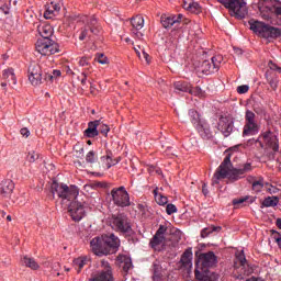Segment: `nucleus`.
<instances>
[{
  "label": "nucleus",
  "instance_id": "nucleus-1",
  "mask_svg": "<svg viewBox=\"0 0 281 281\" xmlns=\"http://www.w3.org/2000/svg\"><path fill=\"white\" fill-rule=\"evenodd\" d=\"M50 190L53 192V196H56L57 194L58 199H61L63 205H68V212L72 221L78 222L85 218L87 211L85 210V204L78 201V194H80L78 187H68L65 183L54 181L50 186Z\"/></svg>",
  "mask_w": 281,
  "mask_h": 281
},
{
  "label": "nucleus",
  "instance_id": "nucleus-2",
  "mask_svg": "<svg viewBox=\"0 0 281 281\" xmlns=\"http://www.w3.org/2000/svg\"><path fill=\"white\" fill-rule=\"evenodd\" d=\"M90 247L95 256H109V254H115L120 248V238L113 234L94 237L90 241Z\"/></svg>",
  "mask_w": 281,
  "mask_h": 281
},
{
  "label": "nucleus",
  "instance_id": "nucleus-3",
  "mask_svg": "<svg viewBox=\"0 0 281 281\" xmlns=\"http://www.w3.org/2000/svg\"><path fill=\"white\" fill-rule=\"evenodd\" d=\"M43 72H44V80H54L55 78H60L61 72L60 70H53V75L46 72L43 68V65L32 64L29 67V80L33 87H38V85L43 83Z\"/></svg>",
  "mask_w": 281,
  "mask_h": 281
},
{
  "label": "nucleus",
  "instance_id": "nucleus-4",
  "mask_svg": "<svg viewBox=\"0 0 281 281\" xmlns=\"http://www.w3.org/2000/svg\"><path fill=\"white\" fill-rule=\"evenodd\" d=\"M249 25L250 30L257 34V36H261V38H280L281 36V29L271 26L265 22L251 20Z\"/></svg>",
  "mask_w": 281,
  "mask_h": 281
},
{
  "label": "nucleus",
  "instance_id": "nucleus-5",
  "mask_svg": "<svg viewBox=\"0 0 281 281\" xmlns=\"http://www.w3.org/2000/svg\"><path fill=\"white\" fill-rule=\"evenodd\" d=\"M189 115L199 135H201L203 139H210V137H212V131L210 130L207 122L201 117V114L194 110H190Z\"/></svg>",
  "mask_w": 281,
  "mask_h": 281
},
{
  "label": "nucleus",
  "instance_id": "nucleus-6",
  "mask_svg": "<svg viewBox=\"0 0 281 281\" xmlns=\"http://www.w3.org/2000/svg\"><path fill=\"white\" fill-rule=\"evenodd\" d=\"M220 3H223L225 8L232 10L233 14L237 19H245L247 16V3L245 0H217Z\"/></svg>",
  "mask_w": 281,
  "mask_h": 281
},
{
  "label": "nucleus",
  "instance_id": "nucleus-7",
  "mask_svg": "<svg viewBox=\"0 0 281 281\" xmlns=\"http://www.w3.org/2000/svg\"><path fill=\"white\" fill-rule=\"evenodd\" d=\"M89 281H113V269L109 261H101L99 268L92 272Z\"/></svg>",
  "mask_w": 281,
  "mask_h": 281
},
{
  "label": "nucleus",
  "instance_id": "nucleus-8",
  "mask_svg": "<svg viewBox=\"0 0 281 281\" xmlns=\"http://www.w3.org/2000/svg\"><path fill=\"white\" fill-rule=\"evenodd\" d=\"M234 175V170H232V160L229 156H226L224 161L220 165L217 170L215 171L212 184L216 186L220 183L221 179H227L228 177H232Z\"/></svg>",
  "mask_w": 281,
  "mask_h": 281
},
{
  "label": "nucleus",
  "instance_id": "nucleus-9",
  "mask_svg": "<svg viewBox=\"0 0 281 281\" xmlns=\"http://www.w3.org/2000/svg\"><path fill=\"white\" fill-rule=\"evenodd\" d=\"M35 49L41 56H53V54H58V45L50 38L37 40Z\"/></svg>",
  "mask_w": 281,
  "mask_h": 281
},
{
  "label": "nucleus",
  "instance_id": "nucleus-10",
  "mask_svg": "<svg viewBox=\"0 0 281 281\" xmlns=\"http://www.w3.org/2000/svg\"><path fill=\"white\" fill-rule=\"evenodd\" d=\"M100 34V27L98 26V19L95 16L86 18V24L81 27L79 34V41H85V38H91Z\"/></svg>",
  "mask_w": 281,
  "mask_h": 281
},
{
  "label": "nucleus",
  "instance_id": "nucleus-11",
  "mask_svg": "<svg viewBox=\"0 0 281 281\" xmlns=\"http://www.w3.org/2000/svg\"><path fill=\"white\" fill-rule=\"evenodd\" d=\"M111 196L114 205H117L119 207H128V205H131V198L124 187L113 189L111 191Z\"/></svg>",
  "mask_w": 281,
  "mask_h": 281
},
{
  "label": "nucleus",
  "instance_id": "nucleus-12",
  "mask_svg": "<svg viewBox=\"0 0 281 281\" xmlns=\"http://www.w3.org/2000/svg\"><path fill=\"white\" fill-rule=\"evenodd\" d=\"M246 124L244 125L243 137H251L258 135L260 128L256 122V113L247 110L246 111Z\"/></svg>",
  "mask_w": 281,
  "mask_h": 281
},
{
  "label": "nucleus",
  "instance_id": "nucleus-13",
  "mask_svg": "<svg viewBox=\"0 0 281 281\" xmlns=\"http://www.w3.org/2000/svg\"><path fill=\"white\" fill-rule=\"evenodd\" d=\"M261 148L266 150H271L272 153H278L280 150V140L276 134L268 132L260 137Z\"/></svg>",
  "mask_w": 281,
  "mask_h": 281
},
{
  "label": "nucleus",
  "instance_id": "nucleus-14",
  "mask_svg": "<svg viewBox=\"0 0 281 281\" xmlns=\"http://www.w3.org/2000/svg\"><path fill=\"white\" fill-rule=\"evenodd\" d=\"M215 263H216V255H214V252L210 251V252L201 254L198 257L195 269H198V271H205V269H210V267H214Z\"/></svg>",
  "mask_w": 281,
  "mask_h": 281
},
{
  "label": "nucleus",
  "instance_id": "nucleus-15",
  "mask_svg": "<svg viewBox=\"0 0 281 281\" xmlns=\"http://www.w3.org/2000/svg\"><path fill=\"white\" fill-rule=\"evenodd\" d=\"M111 225L114 229H117L123 234H128V232H131V223H128V217L124 214L112 215Z\"/></svg>",
  "mask_w": 281,
  "mask_h": 281
},
{
  "label": "nucleus",
  "instance_id": "nucleus-16",
  "mask_svg": "<svg viewBox=\"0 0 281 281\" xmlns=\"http://www.w3.org/2000/svg\"><path fill=\"white\" fill-rule=\"evenodd\" d=\"M218 131H221L224 137H229L232 131H234V119L231 116H222L218 122Z\"/></svg>",
  "mask_w": 281,
  "mask_h": 281
},
{
  "label": "nucleus",
  "instance_id": "nucleus-17",
  "mask_svg": "<svg viewBox=\"0 0 281 281\" xmlns=\"http://www.w3.org/2000/svg\"><path fill=\"white\" fill-rule=\"evenodd\" d=\"M14 192V182L12 180H3L0 183V196L2 199H10Z\"/></svg>",
  "mask_w": 281,
  "mask_h": 281
},
{
  "label": "nucleus",
  "instance_id": "nucleus-18",
  "mask_svg": "<svg viewBox=\"0 0 281 281\" xmlns=\"http://www.w3.org/2000/svg\"><path fill=\"white\" fill-rule=\"evenodd\" d=\"M60 12V3L50 2L45 5L44 19H54Z\"/></svg>",
  "mask_w": 281,
  "mask_h": 281
},
{
  "label": "nucleus",
  "instance_id": "nucleus-19",
  "mask_svg": "<svg viewBox=\"0 0 281 281\" xmlns=\"http://www.w3.org/2000/svg\"><path fill=\"white\" fill-rule=\"evenodd\" d=\"M195 278L199 281H218V274L215 272H210L202 270V272L199 269H195Z\"/></svg>",
  "mask_w": 281,
  "mask_h": 281
},
{
  "label": "nucleus",
  "instance_id": "nucleus-20",
  "mask_svg": "<svg viewBox=\"0 0 281 281\" xmlns=\"http://www.w3.org/2000/svg\"><path fill=\"white\" fill-rule=\"evenodd\" d=\"M37 32L41 38H50L52 34H54V29L47 22H41L37 25Z\"/></svg>",
  "mask_w": 281,
  "mask_h": 281
},
{
  "label": "nucleus",
  "instance_id": "nucleus-21",
  "mask_svg": "<svg viewBox=\"0 0 281 281\" xmlns=\"http://www.w3.org/2000/svg\"><path fill=\"white\" fill-rule=\"evenodd\" d=\"M121 269H123V271L128 272L131 271V269H133V261L131 260V257L126 256V255H119L116 258Z\"/></svg>",
  "mask_w": 281,
  "mask_h": 281
},
{
  "label": "nucleus",
  "instance_id": "nucleus-22",
  "mask_svg": "<svg viewBox=\"0 0 281 281\" xmlns=\"http://www.w3.org/2000/svg\"><path fill=\"white\" fill-rule=\"evenodd\" d=\"M183 18L182 14L177 15H171V16H161V23L162 26L168 29V27H172V25H176V23H179V21H181V19Z\"/></svg>",
  "mask_w": 281,
  "mask_h": 281
},
{
  "label": "nucleus",
  "instance_id": "nucleus-23",
  "mask_svg": "<svg viewBox=\"0 0 281 281\" xmlns=\"http://www.w3.org/2000/svg\"><path fill=\"white\" fill-rule=\"evenodd\" d=\"M98 126H100V121L90 122L88 124V128L85 131V136L98 137L99 135Z\"/></svg>",
  "mask_w": 281,
  "mask_h": 281
},
{
  "label": "nucleus",
  "instance_id": "nucleus-24",
  "mask_svg": "<svg viewBox=\"0 0 281 281\" xmlns=\"http://www.w3.org/2000/svg\"><path fill=\"white\" fill-rule=\"evenodd\" d=\"M183 9L188 10V12H191L192 14H199V12H201V4H199V2L189 0L183 2Z\"/></svg>",
  "mask_w": 281,
  "mask_h": 281
},
{
  "label": "nucleus",
  "instance_id": "nucleus-25",
  "mask_svg": "<svg viewBox=\"0 0 281 281\" xmlns=\"http://www.w3.org/2000/svg\"><path fill=\"white\" fill-rule=\"evenodd\" d=\"M176 93H192V86L186 81H177L175 83Z\"/></svg>",
  "mask_w": 281,
  "mask_h": 281
},
{
  "label": "nucleus",
  "instance_id": "nucleus-26",
  "mask_svg": "<svg viewBox=\"0 0 281 281\" xmlns=\"http://www.w3.org/2000/svg\"><path fill=\"white\" fill-rule=\"evenodd\" d=\"M2 78L3 80H7V83L10 86L16 85V76L14 75V69L12 68L3 70Z\"/></svg>",
  "mask_w": 281,
  "mask_h": 281
},
{
  "label": "nucleus",
  "instance_id": "nucleus-27",
  "mask_svg": "<svg viewBox=\"0 0 281 281\" xmlns=\"http://www.w3.org/2000/svg\"><path fill=\"white\" fill-rule=\"evenodd\" d=\"M181 263L183 267H187L188 269H192V249H187L182 257H181Z\"/></svg>",
  "mask_w": 281,
  "mask_h": 281
},
{
  "label": "nucleus",
  "instance_id": "nucleus-28",
  "mask_svg": "<svg viewBox=\"0 0 281 281\" xmlns=\"http://www.w3.org/2000/svg\"><path fill=\"white\" fill-rule=\"evenodd\" d=\"M235 256H236L235 267L239 265V267H243V269H245V267H247V258L245 257V251L238 250Z\"/></svg>",
  "mask_w": 281,
  "mask_h": 281
},
{
  "label": "nucleus",
  "instance_id": "nucleus-29",
  "mask_svg": "<svg viewBox=\"0 0 281 281\" xmlns=\"http://www.w3.org/2000/svg\"><path fill=\"white\" fill-rule=\"evenodd\" d=\"M246 172H251V164L247 162L241 168L233 169V175L235 179H238V177H241V175H245Z\"/></svg>",
  "mask_w": 281,
  "mask_h": 281
},
{
  "label": "nucleus",
  "instance_id": "nucleus-30",
  "mask_svg": "<svg viewBox=\"0 0 281 281\" xmlns=\"http://www.w3.org/2000/svg\"><path fill=\"white\" fill-rule=\"evenodd\" d=\"M166 240V237H162L161 235H155L154 238L150 240V246L153 249H159V247H164V243Z\"/></svg>",
  "mask_w": 281,
  "mask_h": 281
},
{
  "label": "nucleus",
  "instance_id": "nucleus-31",
  "mask_svg": "<svg viewBox=\"0 0 281 281\" xmlns=\"http://www.w3.org/2000/svg\"><path fill=\"white\" fill-rule=\"evenodd\" d=\"M159 188L154 190L155 201L158 205H168V196L158 192Z\"/></svg>",
  "mask_w": 281,
  "mask_h": 281
},
{
  "label": "nucleus",
  "instance_id": "nucleus-32",
  "mask_svg": "<svg viewBox=\"0 0 281 281\" xmlns=\"http://www.w3.org/2000/svg\"><path fill=\"white\" fill-rule=\"evenodd\" d=\"M131 23L134 30L139 31L142 27H144V16L136 15L131 20Z\"/></svg>",
  "mask_w": 281,
  "mask_h": 281
},
{
  "label": "nucleus",
  "instance_id": "nucleus-33",
  "mask_svg": "<svg viewBox=\"0 0 281 281\" xmlns=\"http://www.w3.org/2000/svg\"><path fill=\"white\" fill-rule=\"evenodd\" d=\"M22 265H24V267H29L30 269H38V263L33 258L27 256L22 258Z\"/></svg>",
  "mask_w": 281,
  "mask_h": 281
},
{
  "label": "nucleus",
  "instance_id": "nucleus-34",
  "mask_svg": "<svg viewBox=\"0 0 281 281\" xmlns=\"http://www.w3.org/2000/svg\"><path fill=\"white\" fill-rule=\"evenodd\" d=\"M201 71L202 74H214V71H216L214 69V66H212V61L210 60H204L201 65Z\"/></svg>",
  "mask_w": 281,
  "mask_h": 281
},
{
  "label": "nucleus",
  "instance_id": "nucleus-35",
  "mask_svg": "<svg viewBox=\"0 0 281 281\" xmlns=\"http://www.w3.org/2000/svg\"><path fill=\"white\" fill-rule=\"evenodd\" d=\"M85 265H87V257H78L74 260V267L77 269L78 273H80Z\"/></svg>",
  "mask_w": 281,
  "mask_h": 281
},
{
  "label": "nucleus",
  "instance_id": "nucleus-36",
  "mask_svg": "<svg viewBox=\"0 0 281 281\" xmlns=\"http://www.w3.org/2000/svg\"><path fill=\"white\" fill-rule=\"evenodd\" d=\"M101 161L105 164V167L109 170V168H111L112 166H116V164H120V158L112 160L111 156H103L101 157Z\"/></svg>",
  "mask_w": 281,
  "mask_h": 281
},
{
  "label": "nucleus",
  "instance_id": "nucleus-37",
  "mask_svg": "<svg viewBox=\"0 0 281 281\" xmlns=\"http://www.w3.org/2000/svg\"><path fill=\"white\" fill-rule=\"evenodd\" d=\"M263 207H276L278 205V198L268 196L262 202Z\"/></svg>",
  "mask_w": 281,
  "mask_h": 281
},
{
  "label": "nucleus",
  "instance_id": "nucleus-38",
  "mask_svg": "<svg viewBox=\"0 0 281 281\" xmlns=\"http://www.w3.org/2000/svg\"><path fill=\"white\" fill-rule=\"evenodd\" d=\"M221 63H223V57L221 55L211 58V65L213 66V69H215V71H218Z\"/></svg>",
  "mask_w": 281,
  "mask_h": 281
},
{
  "label": "nucleus",
  "instance_id": "nucleus-39",
  "mask_svg": "<svg viewBox=\"0 0 281 281\" xmlns=\"http://www.w3.org/2000/svg\"><path fill=\"white\" fill-rule=\"evenodd\" d=\"M218 231H221L220 226H210L202 231L201 236L202 238H207L209 234H212L213 232H218Z\"/></svg>",
  "mask_w": 281,
  "mask_h": 281
},
{
  "label": "nucleus",
  "instance_id": "nucleus-40",
  "mask_svg": "<svg viewBox=\"0 0 281 281\" xmlns=\"http://www.w3.org/2000/svg\"><path fill=\"white\" fill-rule=\"evenodd\" d=\"M94 60L97 63H99V65H109V57H106V55L102 54V53H98L95 55Z\"/></svg>",
  "mask_w": 281,
  "mask_h": 281
},
{
  "label": "nucleus",
  "instance_id": "nucleus-41",
  "mask_svg": "<svg viewBox=\"0 0 281 281\" xmlns=\"http://www.w3.org/2000/svg\"><path fill=\"white\" fill-rule=\"evenodd\" d=\"M169 227H170V224L160 225L158 231L156 232V235L161 236L162 238H166V235L168 234V228Z\"/></svg>",
  "mask_w": 281,
  "mask_h": 281
},
{
  "label": "nucleus",
  "instance_id": "nucleus-42",
  "mask_svg": "<svg viewBox=\"0 0 281 281\" xmlns=\"http://www.w3.org/2000/svg\"><path fill=\"white\" fill-rule=\"evenodd\" d=\"M98 131L99 133H101L102 135H109V131H111V128L109 127V125L102 123L99 121V125H98Z\"/></svg>",
  "mask_w": 281,
  "mask_h": 281
},
{
  "label": "nucleus",
  "instance_id": "nucleus-43",
  "mask_svg": "<svg viewBox=\"0 0 281 281\" xmlns=\"http://www.w3.org/2000/svg\"><path fill=\"white\" fill-rule=\"evenodd\" d=\"M161 278V266H159V262L154 263V280L157 281Z\"/></svg>",
  "mask_w": 281,
  "mask_h": 281
},
{
  "label": "nucleus",
  "instance_id": "nucleus-44",
  "mask_svg": "<svg viewBox=\"0 0 281 281\" xmlns=\"http://www.w3.org/2000/svg\"><path fill=\"white\" fill-rule=\"evenodd\" d=\"M262 188H265V183H263L262 179H259V180L252 182V190L255 192H260L262 190Z\"/></svg>",
  "mask_w": 281,
  "mask_h": 281
},
{
  "label": "nucleus",
  "instance_id": "nucleus-45",
  "mask_svg": "<svg viewBox=\"0 0 281 281\" xmlns=\"http://www.w3.org/2000/svg\"><path fill=\"white\" fill-rule=\"evenodd\" d=\"M98 160V157L95 156V151L90 150L87 155H86V161L88 164H95V161Z\"/></svg>",
  "mask_w": 281,
  "mask_h": 281
},
{
  "label": "nucleus",
  "instance_id": "nucleus-46",
  "mask_svg": "<svg viewBox=\"0 0 281 281\" xmlns=\"http://www.w3.org/2000/svg\"><path fill=\"white\" fill-rule=\"evenodd\" d=\"M36 159H38V154L34 150L29 151L27 160L30 161V164H34Z\"/></svg>",
  "mask_w": 281,
  "mask_h": 281
},
{
  "label": "nucleus",
  "instance_id": "nucleus-47",
  "mask_svg": "<svg viewBox=\"0 0 281 281\" xmlns=\"http://www.w3.org/2000/svg\"><path fill=\"white\" fill-rule=\"evenodd\" d=\"M140 56H142L140 60H145L147 65H150V55H148V53H146L144 48L140 49Z\"/></svg>",
  "mask_w": 281,
  "mask_h": 281
},
{
  "label": "nucleus",
  "instance_id": "nucleus-48",
  "mask_svg": "<svg viewBox=\"0 0 281 281\" xmlns=\"http://www.w3.org/2000/svg\"><path fill=\"white\" fill-rule=\"evenodd\" d=\"M166 212L169 216L171 214H177V206L175 204H167Z\"/></svg>",
  "mask_w": 281,
  "mask_h": 281
},
{
  "label": "nucleus",
  "instance_id": "nucleus-49",
  "mask_svg": "<svg viewBox=\"0 0 281 281\" xmlns=\"http://www.w3.org/2000/svg\"><path fill=\"white\" fill-rule=\"evenodd\" d=\"M247 91H249V86L247 85H243V86H238L237 87V93H247Z\"/></svg>",
  "mask_w": 281,
  "mask_h": 281
},
{
  "label": "nucleus",
  "instance_id": "nucleus-50",
  "mask_svg": "<svg viewBox=\"0 0 281 281\" xmlns=\"http://www.w3.org/2000/svg\"><path fill=\"white\" fill-rule=\"evenodd\" d=\"M191 91L190 93H192L193 95H200V97H203V90L199 87L196 88H191Z\"/></svg>",
  "mask_w": 281,
  "mask_h": 281
},
{
  "label": "nucleus",
  "instance_id": "nucleus-51",
  "mask_svg": "<svg viewBox=\"0 0 281 281\" xmlns=\"http://www.w3.org/2000/svg\"><path fill=\"white\" fill-rule=\"evenodd\" d=\"M268 67L272 71H279V74L281 72V68L278 65H276L273 61H269Z\"/></svg>",
  "mask_w": 281,
  "mask_h": 281
},
{
  "label": "nucleus",
  "instance_id": "nucleus-52",
  "mask_svg": "<svg viewBox=\"0 0 281 281\" xmlns=\"http://www.w3.org/2000/svg\"><path fill=\"white\" fill-rule=\"evenodd\" d=\"M271 89H278V78L268 79Z\"/></svg>",
  "mask_w": 281,
  "mask_h": 281
},
{
  "label": "nucleus",
  "instance_id": "nucleus-53",
  "mask_svg": "<svg viewBox=\"0 0 281 281\" xmlns=\"http://www.w3.org/2000/svg\"><path fill=\"white\" fill-rule=\"evenodd\" d=\"M245 201H247V198H241V199H238V200H234L233 205H235V207H238V205H243V203H245Z\"/></svg>",
  "mask_w": 281,
  "mask_h": 281
},
{
  "label": "nucleus",
  "instance_id": "nucleus-54",
  "mask_svg": "<svg viewBox=\"0 0 281 281\" xmlns=\"http://www.w3.org/2000/svg\"><path fill=\"white\" fill-rule=\"evenodd\" d=\"M22 137H30V130H27V127H23L20 131Z\"/></svg>",
  "mask_w": 281,
  "mask_h": 281
},
{
  "label": "nucleus",
  "instance_id": "nucleus-55",
  "mask_svg": "<svg viewBox=\"0 0 281 281\" xmlns=\"http://www.w3.org/2000/svg\"><path fill=\"white\" fill-rule=\"evenodd\" d=\"M79 65H80V67H87V65H89V61L87 60V57H82L79 60Z\"/></svg>",
  "mask_w": 281,
  "mask_h": 281
},
{
  "label": "nucleus",
  "instance_id": "nucleus-56",
  "mask_svg": "<svg viewBox=\"0 0 281 281\" xmlns=\"http://www.w3.org/2000/svg\"><path fill=\"white\" fill-rule=\"evenodd\" d=\"M202 193L204 194V196H207V194H210V191L207 190V184H203L202 187Z\"/></svg>",
  "mask_w": 281,
  "mask_h": 281
},
{
  "label": "nucleus",
  "instance_id": "nucleus-57",
  "mask_svg": "<svg viewBox=\"0 0 281 281\" xmlns=\"http://www.w3.org/2000/svg\"><path fill=\"white\" fill-rule=\"evenodd\" d=\"M134 49H135V53L137 54L139 60H142V52H139V49H142V47L137 46V47H134Z\"/></svg>",
  "mask_w": 281,
  "mask_h": 281
},
{
  "label": "nucleus",
  "instance_id": "nucleus-58",
  "mask_svg": "<svg viewBox=\"0 0 281 281\" xmlns=\"http://www.w3.org/2000/svg\"><path fill=\"white\" fill-rule=\"evenodd\" d=\"M52 269L53 271H58V269H60V263L58 262L53 263Z\"/></svg>",
  "mask_w": 281,
  "mask_h": 281
},
{
  "label": "nucleus",
  "instance_id": "nucleus-59",
  "mask_svg": "<svg viewBox=\"0 0 281 281\" xmlns=\"http://www.w3.org/2000/svg\"><path fill=\"white\" fill-rule=\"evenodd\" d=\"M133 34H135V36H136L137 38H142V36H144V34H142V32H139V31H137V30H136V32L133 31Z\"/></svg>",
  "mask_w": 281,
  "mask_h": 281
},
{
  "label": "nucleus",
  "instance_id": "nucleus-60",
  "mask_svg": "<svg viewBox=\"0 0 281 281\" xmlns=\"http://www.w3.org/2000/svg\"><path fill=\"white\" fill-rule=\"evenodd\" d=\"M277 227H279V229H281V218L277 220Z\"/></svg>",
  "mask_w": 281,
  "mask_h": 281
},
{
  "label": "nucleus",
  "instance_id": "nucleus-61",
  "mask_svg": "<svg viewBox=\"0 0 281 281\" xmlns=\"http://www.w3.org/2000/svg\"><path fill=\"white\" fill-rule=\"evenodd\" d=\"M269 192H271L272 194H276V192H278V189L273 188L272 190L269 189Z\"/></svg>",
  "mask_w": 281,
  "mask_h": 281
},
{
  "label": "nucleus",
  "instance_id": "nucleus-62",
  "mask_svg": "<svg viewBox=\"0 0 281 281\" xmlns=\"http://www.w3.org/2000/svg\"><path fill=\"white\" fill-rule=\"evenodd\" d=\"M244 274H245V272H241L239 276H237V280H243Z\"/></svg>",
  "mask_w": 281,
  "mask_h": 281
},
{
  "label": "nucleus",
  "instance_id": "nucleus-63",
  "mask_svg": "<svg viewBox=\"0 0 281 281\" xmlns=\"http://www.w3.org/2000/svg\"><path fill=\"white\" fill-rule=\"evenodd\" d=\"M81 85H87V78L83 77V78L81 79Z\"/></svg>",
  "mask_w": 281,
  "mask_h": 281
},
{
  "label": "nucleus",
  "instance_id": "nucleus-64",
  "mask_svg": "<svg viewBox=\"0 0 281 281\" xmlns=\"http://www.w3.org/2000/svg\"><path fill=\"white\" fill-rule=\"evenodd\" d=\"M81 76H83V78H87L89 75L87 72H82Z\"/></svg>",
  "mask_w": 281,
  "mask_h": 281
}]
</instances>
